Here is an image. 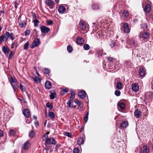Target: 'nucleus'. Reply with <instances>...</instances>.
<instances>
[{
    "mask_svg": "<svg viewBox=\"0 0 153 153\" xmlns=\"http://www.w3.org/2000/svg\"><path fill=\"white\" fill-rule=\"evenodd\" d=\"M45 86H51V83L48 81H46L45 83Z\"/></svg>",
    "mask_w": 153,
    "mask_h": 153,
    "instance_id": "obj_40",
    "label": "nucleus"
},
{
    "mask_svg": "<svg viewBox=\"0 0 153 153\" xmlns=\"http://www.w3.org/2000/svg\"><path fill=\"white\" fill-rule=\"evenodd\" d=\"M88 119V117L85 116L84 118V120L85 123L87 122Z\"/></svg>",
    "mask_w": 153,
    "mask_h": 153,
    "instance_id": "obj_59",
    "label": "nucleus"
},
{
    "mask_svg": "<svg viewBox=\"0 0 153 153\" xmlns=\"http://www.w3.org/2000/svg\"><path fill=\"white\" fill-rule=\"evenodd\" d=\"M10 36V33L8 32H6V33L1 36L3 39V41L4 42L6 41L8 39Z\"/></svg>",
    "mask_w": 153,
    "mask_h": 153,
    "instance_id": "obj_9",
    "label": "nucleus"
},
{
    "mask_svg": "<svg viewBox=\"0 0 153 153\" xmlns=\"http://www.w3.org/2000/svg\"><path fill=\"white\" fill-rule=\"evenodd\" d=\"M23 113L24 116L27 118H29L30 115V111L26 109H24L23 111Z\"/></svg>",
    "mask_w": 153,
    "mask_h": 153,
    "instance_id": "obj_12",
    "label": "nucleus"
},
{
    "mask_svg": "<svg viewBox=\"0 0 153 153\" xmlns=\"http://www.w3.org/2000/svg\"><path fill=\"white\" fill-rule=\"evenodd\" d=\"M139 74L140 76L144 77L146 75L145 70L143 68H141L139 69Z\"/></svg>",
    "mask_w": 153,
    "mask_h": 153,
    "instance_id": "obj_10",
    "label": "nucleus"
},
{
    "mask_svg": "<svg viewBox=\"0 0 153 153\" xmlns=\"http://www.w3.org/2000/svg\"><path fill=\"white\" fill-rule=\"evenodd\" d=\"M67 50L69 53H71L73 51L72 48L70 45H68L67 47Z\"/></svg>",
    "mask_w": 153,
    "mask_h": 153,
    "instance_id": "obj_37",
    "label": "nucleus"
},
{
    "mask_svg": "<svg viewBox=\"0 0 153 153\" xmlns=\"http://www.w3.org/2000/svg\"><path fill=\"white\" fill-rule=\"evenodd\" d=\"M20 88L21 90L23 91H25L26 88L25 87H19Z\"/></svg>",
    "mask_w": 153,
    "mask_h": 153,
    "instance_id": "obj_56",
    "label": "nucleus"
},
{
    "mask_svg": "<svg viewBox=\"0 0 153 153\" xmlns=\"http://www.w3.org/2000/svg\"><path fill=\"white\" fill-rule=\"evenodd\" d=\"M110 45L112 47H114L116 45V43L114 42H111Z\"/></svg>",
    "mask_w": 153,
    "mask_h": 153,
    "instance_id": "obj_55",
    "label": "nucleus"
},
{
    "mask_svg": "<svg viewBox=\"0 0 153 153\" xmlns=\"http://www.w3.org/2000/svg\"><path fill=\"white\" fill-rule=\"evenodd\" d=\"M151 6L149 4H147L144 9V11L146 13H149L151 10Z\"/></svg>",
    "mask_w": 153,
    "mask_h": 153,
    "instance_id": "obj_16",
    "label": "nucleus"
},
{
    "mask_svg": "<svg viewBox=\"0 0 153 153\" xmlns=\"http://www.w3.org/2000/svg\"><path fill=\"white\" fill-rule=\"evenodd\" d=\"M150 150L149 146H144L141 149V153H149Z\"/></svg>",
    "mask_w": 153,
    "mask_h": 153,
    "instance_id": "obj_7",
    "label": "nucleus"
},
{
    "mask_svg": "<svg viewBox=\"0 0 153 153\" xmlns=\"http://www.w3.org/2000/svg\"><path fill=\"white\" fill-rule=\"evenodd\" d=\"M32 15L33 19L34 20L35 19H36L37 16H36V14L35 13L32 12Z\"/></svg>",
    "mask_w": 153,
    "mask_h": 153,
    "instance_id": "obj_51",
    "label": "nucleus"
},
{
    "mask_svg": "<svg viewBox=\"0 0 153 153\" xmlns=\"http://www.w3.org/2000/svg\"><path fill=\"white\" fill-rule=\"evenodd\" d=\"M83 48L85 50H88L90 48L89 46L87 44H85L83 46Z\"/></svg>",
    "mask_w": 153,
    "mask_h": 153,
    "instance_id": "obj_38",
    "label": "nucleus"
},
{
    "mask_svg": "<svg viewBox=\"0 0 153 153\" xmlns=\"http://www.w3.org/2000/svg\"><path fill=\"white\" fill-rule=\"evenodd\" d=\"M48 137V136L46 134H44L42 137V139L43 140H46Z\"/></svg>",
    "mask_w": 153,
    "mask_h": 153,
    "instance_id": "obj_53",
    "label": "nucleus"
},
{
    "mask_svg": "<svg viewBox=\"0 0 153 153\" xmlns=\"http://www.w3.org/2000/svg\"><path fill=\"white\" fill-rule=\"evenodd\" d=\"M74 102L75 103L78 105V107L80 108H82L83 107V103L79 100L77 99H75Z\"/></svg>",
    "mask_w": 153,
    "mask_h": 153,
    "instance_id": "obj_14",
    "label": "nucleus"
},
{
    "mask_svg": "<svg viewBox=\"0 0 153 153\" xmlns=\"http://www.w3.org/2000/svg\"><path fill=\"white\" fill-rule=\"evenodd\" d=\"M73 103V101L72 100H69L67 103L68 105L67 107L68 108H70L71 107V104Z\"/></svg>",
    "mask_w": 153,
    "mask_h": 153,
    "instance_id": "obj_36",
    "label": "nucleus"
},
{
    "mask_svg": "<svg viewBox=\"0 0 153 153\" xmlns=\"http://www.w3.org/2000/svg\"><path fill=\"white\" fill-rule=\"evenodd\" d=\"M33 22L34 23V26L35 27L37 26L39 23V21L36 19L33 20Z\"/></svg>",
    "mask_w": 153,
    "mask_h": 153,
    "instance_id": "obj_28",
    "label": "nucleus"
},
{
    "mask_svg": "<svg viewBox=\"0 0 153 153\" xmlns=\"http://www.w3.org/2000/svg\"><path fill=\"white\" fill-rule=\"evenodd\" d=\"M46 106L47 107L49 108L50 109H51L53 108V105L51 104L49 105L48 103H47L46 104Z\"/></svg>",
    "mask_w": 153,
    "mask_h": 153,
    "instance_id": "obj_54",
    "label": "nucleus"
},
{
    "mask_svg": "<svg viewBox=\"0 0 153 153\" xmlns=\"http://www.w3.org/2000/svg\"><path fill=\"white\" fill-rule=\"evenodd\" d=\"M10 39L11 40H13L14 39V36L13 34V33H11L10 34Z\"/></svg>",
    "mask_w": 153,
    "mask_h": 153,
    "instance_id": "obj_45",
    "label": "nucleus"
},
{
    "mask_svg": "<svg viewBox=\"0 0 153 153\" xmlns=\"http://www.w3.org/2000/svg\"><path fill=\"white\" fill-rule=\"evenodd\" d=\"M92 9L96 10L99 8V6L98 4H94L92 5Z\"/></svg>",
    "mask_w": 153,
    "mask_h": 153,
    "instance_id": "obj_29",
    "label": "nucleus"
},
{
    "mask_svg": "<svg viewBox=\"0 0 153 153\" xmlns=\"http://www.w3.org/2000/svg\"><path fill=\"white\" fill-rule=\"evenodd\" d=\"M2 50L6 55H7L10 51V50L7 46H5L2 48Z\"/></svg>",
    "mask_w": 153,
    "mask_h": 153,
    "instance_id": "obj_11",
    "label": "nucleus"
},
{
    "mask_svg": "<svg viewBox=\"0 0 153 153\" xmlns=\"http://www.w3.org/2000/svg\"><path fill=\"white\" fill-rule=\"evenodd\" d=\"M51 94L50 95V99H53L54 98L56 97V94L54 91H51Z\"/></svg>",
    "mask_w": 153,
    "mask_h": 153,
    "instance_id": "obj_21",
    "label": "nucleus"
},
{
    "mask_svg": "<svg viewBox=\"0 0 153 153\" xmlns=\"http://www.w3.org/2000/svg\"><path fill=\"white\" fill-rule=\"evenodd\" d=\"M150 34L147 32H145L142 35V37L144 39H147L149 36Z\"/></svg>",
    "mask_w": 153,
    "mask_h": 153,
    "instance_id": "obj_20",
    "label": "nucleus"
},
{
    "mask_svg": "<svg viewBox=\"0 0 153 153\" xmlns=\"http://www.w3.org/2000/svg\"><path fill=\"white\" fill-rule=\"evenodd\" d=\"M29 43L28 42H27L24 45V49L25 50H27L28 48Z\"/></svg>",
    "mask_w": 153,
    "mask_h": 153,
    "instance_id": "obj_30",
    "label": "nucleus"
},
{
    "mask_svg": "<svg viewBox=\"0 0 153 153\" xmlns=\"http://www.w3.org/2000/svg\"><path fill=\"white\" fill-rule=\"evenodd\" d=\"M114 59L112 57H108V60L110 62H112L113 61Z\"/></svg>",
    "mask_w": 153,
    "mask_h": 153,
    "instance_id": "obj_58",
    "label": "nucleus"
},
{
    "mask_svg": "<svg viewBox=\"0 0 153 153\" xmlns=\"http://www.w3.org/2000/svg\"><path fill=\"white\" fill-rule=\"evenodd\" d=\"M141 114V112L138 109L136 110L134 112V116L137 118H139L140 117Z\"/></svg>",
    "mask_w": 153,
    "mask_h": 153,
    "instance_id": "obj_13",
    "label": "nucleus"
},
{
    "mask_svg": "<svg viewBox=\"0 0 153 153\" xmlns=\"http://www.w3.org/2000/svg\"><path fill=\"white\" fill-rule=\"evenodd\" d=\"M86 93L83 91H80L78 93V97L82 99L86 97Z\"/></svg>",
    "mask_w": 153,
    "mask_h": 153,
    "instance_id": "obj_8",
    "label": "nucleus"
},
{
    "mask_svg": "<svg viewBox=\"0 0 153 153\" xmlns=\"http://www.w3.org/2000/svg\"><path fill=\"white\" fill-rule=\"evenodd\" d=\"M4 135V132L0 130V137H2Z\"/></svg>",
    "mask_w": 153,
    "mask_h": 153,
    "instance_id": "obj_57",
    "label": "nucleus"
},
{
    "mask_svg": "<svg viewBox=\"0 0 153 153\" xmlns=\"http://www.w3.org/2000/svg\"><path fill=\"white\" fill-rule=\"evenodd\" d=\"M86 28V24L85 22L83 20H81L79 22V28H80L82 30H85Z\"/></svg>",
    "mask_w": 153,
    "mask_h": 153,
    "instance_id": "obj_2",
    "label": "nucleus"
},
{
    "mask_svg": "<svg viewBox=\"0 0 153 153\" xmlns=\"http://www.w3.org/2000/svg\"><path fill=\"white\" fill-rule=\"evenodd\" d=\"M128 122L127 121H125V128L128 126Z\"/></svg>",
    "mask_w": 153,
    "mask_h": 153,
    "instance_id": "obj_61",
    "label": "nucleus"
},
{
    "mask_svg": "<svg viewBox=\"0 0 153 153\" xmlns=\"http://www.w3.org/2000/svg\"><path fill=\"white\" fill-rule=\"evenodd\" d=\"M48 116L49 117L51 118H53L55 117L54 113L52 112H48Z\"/></svg>",
    "mask_w": 153,
    "mask_h": 153,
    "instance_id": "obj_33",
    "label": "nucleus"
},
{
    "mask_svg": "<svg viewBox=\"0 0 153 153\" xmlns=\"http://www.w3.org/2000/svg\"><path fill=\"white\" fill-rule=\"evenodd\" d=\"M96 36L97 38H99L100 39H103L102 32L101 31L97 32L96 34Z\"/></svg>",
    "mask_w": 153,
    "mask_h": 153,
    "instance_id": "obj_23",
    "label": "nucleus"
},
{
    "mask_svg": "<svg viewBox=\"0 0 153 153\" xmlns=\"http://www.w3.org/2000/svg\"><path fill=\"white\" fill-rule=\"evenodd\" d=\"M2 41H3V39L1 36H0V44L1 43Z\"/></svg>",
    "mask_w": 153,
    "mask_h": 153,
    "instance_id": "obj_62",
    "label": "nucleus"
},
{
    "mask_svg": "<svg viewBox=\"0 0 153 153\" xmlns=\"http://www.w3.org/2000/svg\"><path fill=\"white\" fill-rule=\"evenodd\" d=\"M15 133V131L13 129H10L9 131V134L10 136H13Z\"/></svg>",
    "mask_w": 153,
    "mask_h": 153,
    "instance_id": "obj_31",
    "label": "nucleus"
},
{
    "mask_svg": "<svg viewBox=\"0 0 153 153\" xmlns=\"http://www.w3.org/2000/svg\"><path fill=\"white\" fill-rule=\"evenodd\" d=\"M120 91H119L116 90L115 91V94L116 96H120Z\"/></svg>",
    "mask_w": 153,
    "mask_h": 153,
    "instance_id": "obj_47",
    "label": "nucleus"
},
{
    "mask_svg": "<svg viewBox=\"0 0 153 153\" xmlns=\"http://www.w3.org/2000/svg\"><path fill=\"white\" fill-rule=\"evenodd\" d=\"M40 30L42 33H47L50 31V29L45 26H42L40 27Z\"/></svg>",
    "mask_w": 153,
    "mask_h": 153,
    "instance_id": "obj_5",
    "label": "nucleus"
},
{
    "mask_svg": "<svg viewBox=\"0 0 153 153\" xmlns=\"http://www.w3.org/2000/svg\"><path fill=\"white\" fill-rule=\"evenodd\" d=\"M122 84L120 82H118L117 83L116 86H122Z\"/></svg>",
    "mask_w": 153,
    "mask_h": 153,
    "instance_id": "obj_60",
    "label": "nucleus"
},
{
    "mask_svg": "<svg viewBox=\"0 0 153 153\" xmlns=\"http://www.w3.org/2000/svg\"><path fill=\"white\" fill-rule=\"evenodd\" d=\"M9 81L11 83L12 85L13 86L14 85L13 84H15L16 83V80L15 78L13 77H11L9 78Z\"/></svg>",
    "mask_w": 153,
    "mask_h": 153,
    "instance_id": "obj_22",
    "label": "nucleus"
},
{
    "mask_svg": "<svg viewBox=\"0 0 153 153\" xmlns=\"http://www.w3.org/2000/svg\"><path fill=\"white\" fill-rule=\"evenodd\" d=\"M118 107L120 108L121 110L124 109V104L121 102H119L118 104Z\"/></svg>",
    "mask_w": 153,
    "mask_h": 153,
    "instance_id": "obj_26",
    "label": "nucleus"
},
{
    "mask_svg": "<svg viewBox=\"0 0 153 153\" xmlns=\"http://www.w3.org/2000/svg\"><path fill=\"white\" fill-rule=\"evenodd\" d=\"M47 5L50 7L51 9H52L54 5V2L51 0H47L45 1Z\"/></svg>",
    "mask_w": 153,
    "mask_h": 153,
    "instance_id": "obj_4",
    "label": "nucleus"
},
{
    "mask_svg": "<svg viewBox=\"0 0 153 153\" xmlns=\"http://www.w3.org/2000/svg\"><path fill=\"white\" fill-rule=\"evenodd\" d=\"M128 43L132 45H134L135 43V41L133 39L131 40L130 41L128 42Z\"/></svg>",
    "mask_w": 153,
    "mask_h": 153,
    "instance_id": "obj_46",
    "label": "nucleus"
},
{
    "mask_svg": "<svg viewBox=\"0 0 153 153\" xmlns=\"http://www.w3.org/2000/svg\"><path fill=\"white\" fill-rule=\"evenodd\" d=\"M30 142L29 140H27L23 145V146L22 148V149L25 150H28L30 146Z\"/></svg>",
    "mask_w": 153,
    "mask_h": 153,
    "instance_id": "obj_3",
    "label": "nucleus"
},
{
    "mask_svg": "<svg viewBox=\"0 0 153 153\" xmlns=\"http://www.w3.org/2000/svg\"><path fill=\"white\" fill-rule=\"evenodd\" d=\"M35 125L36 126H39V122L38 121H36L35 123Z\"/></svg>",
    "mask_w": 153,
    "mask_h": 153,
    "instance_id": "obj_64",
    "label": "nucleus"
},
{
    "mask_svg": "<svg viewBox=\"0 0 153 153\" xmlns=\"http://www.w3.org/2000/svg\"><path fill=\"white\" fill-rule=\"evenodd\" d=\"M40 40L39 39L36 38L35 39L32 44L30 45L31 48H33L35 47H37L39 44Z\"/></svg>",
    "mask_w": 153,
    "mask_h": 153,
    "instance_id": "obj_1",
    "label": "nucleus"
},
{
    "mask_svg": "<svg viewBox=\"0 0 153 153\" xmlns=\"http://www.w3.org/2000/svg\"><path fill=\"white\" fill-rule=\"evenodd\" d=\"M68 92V88H66L65 89H62V92H61L60 94L61 95H63L64 93H67Z\"/></svg>",
    "mask_w": 153,
    "mask_h": 153,
    "instance_id": "obj_34",
    "label": "nucleus"
},
{
    "mask_svg": "<svg viewBox=\"0 0 153 153\" xmlns=\"http://www.w3.org/2000/svg\"><path fill=\"white\" fill-rule=\"evenodd\" d=\"M15 53V52L13 51H11L9 57V59H11L12 56L14 55Z\"/></svg>",
    "mask_w": 153,
    "mask_h": 153,
    "instance_id": "obj_41",
    "label": "nucleus"
},
{
    "mask_svg": "<svg viewBox=\"0 0 153 153\" xmlns=\"http://www.w3.org/2000/svg\"><path fill=\"white\" fill-rule=\"evenodd\" d=\"M84 140L83 138L81 137L79 138L77 141V143L80 145L81 144H83V143Z\"/></svg>",
    "mask_w": 153,
    "mask_h": 153,
    "instance_id": "obj_27",
    "label": "nucleus"
},
{
    "mask_svg": "<svg viewBox=\"0 0 153 153\" xmlns=\"http://www.w3.org/2000/svg\"><path fill=\"white\" fill-rule=\"evenodd\" d=\"M76 41L77 43L80 45L83 44L84 42L83 39L80 37L77 38Z\"/></svg>",
    "mask_w": 153,
    "mask_h": 153,
    "instance_id": "obj_15",
    "label": "nucleus"
},
{
    "mask_svg": "<svg viewBox=\"0 0 153 153\" xmlns=\"http://www.w3.org/2000/svg\"><path fill=\"white\" fill-rule=\"evenodd\" d=\"M50 72V70L47 68H45L44 73L46 74H48Z\"/></svg>",
    "mask_w": 153,
    "mask_h": 153,
    "instance_id": "obj_42",
    "label": "nucleus"
},
{
    "mask_svg": "<svg viewBox=\"0 0 153 153\" xmlns=\"http://www.w3.org/2000/svg\"><path fill=\"white\" fill-rule=\"evenodd\" d=\"M130 30L131 28L129 27L128 24L125 23V33H129Z\"/></svg>",
    "mask_w": 153,
    "mask_h": 153,
    "instance_id": "obj_18",
    "label": "nucleus"
},
{
    "mask_svg": "<svg viewBox=\"0 0 153 153\" xmlns=\"http://www.w3.org/2000/svg\"><path fill=\"white\" fill-rule=\"evenodd\" d=\"M75 96V93L73 90H71V96L70 98L72 100H73Z\"/></svg>",
    "mask_w": 153,
    "mask_h": 153,
    "instance_id": "obj_25",
    "label": "nucleus"
},
{
    "mask_svg": "<svg viewBox=\"0 0 153 153\" xmlns=\"http://www.w3.org/2000/svg\"><path fill=\"white\" fill-rule=\"evenodd\" d=\"M139 87H131L132 89L134 92H137L139 91Z\"/></svg>",
    "mask_w": 153,
    "mask_h": 153,
    "instance_id": "obj_35",
    "label": "nucleus"
},
{
    "mask_svg": "<svg viewBox=\"0 0 153 153\" xmlns=\"http://www.w3.org/2000/svg\"><path fill=\"white\" fill-rule=\"evenodd\" d=\"M142 25L144 30H148V25L146 23L143 24Z\"/></svg>",
    "mask_w": 153,
    "mask_h": 153,
    "instance_id": "obj_32",
    "label": "nucleus"
},
{
    "mask_svg": "<svg viewBox=\"0 0 153 153\" xmlns=\"http://www.w3.org/2000/svg\"><path fill=\"white\" fill-rule=\"evenodd\" d=\"M64 134L65 136H67L68 137H71V134L70 133L65 132L64 133Z\"/></svg>",
    "mask_w": 153,
    "mask_h": 153,
    "instance_id": "obj_49",
    "label": "nucleus"
},
{
    "mask_svg": "<svg viewBox=\"0 0 153 153\" xmlns=\"http://www.w3.org/2000/svg\"><path fill=\"white\" fill-rule=\"evenodd\" d=\"M145 95L146 97H149L151 99H153V92H147L146 93Z\"/></svg>",
    "mask_w": 153,
    "mask_h": 153,
    "instance_id": "obj_17",
    "label": "nucleus"
},
{
    "mask_svg": "<svg viewBox=\"0 0 153 153\" xmlns=\"http://www.w3.org/2000/svg\"><path fill=\"white\" fill-rule=\"evenodd\" d=\"M29 137L31 138H33L35 135V133L34 131H31L30 133Z\"/></svg>",
    "mask_w": 153,
    "mask_h": 153,
    "instance_id": "obj_43",
    "label": "nucleus"
},
{
    "mask_svg": "<svg viewBox=\"0 0 153 153\" xmlns=\"http://www.w3.org/2000/svg\"><path fill=\"white\" fill-rule=\"evenodd\" d=\"M129 15V12L127 10H125V17H127Z\"/></svg>",
    "mask_w": 153,
    "mask_h": 153,
    "instance_id": "obj_52",
    "label": "nucleus"
},
{
    "mask_svg": "<svg viewBox=\"0 0 153 153\" xmlns=\"http://www.w3.org/2000/svg\"><path fill=\"white\" fill-rule=\"evenodd\" d=\"M121 29L122 31H124V23L123 24V27L122 28H121Z\"/></svg>",
    "mask_w": 153,
    "mask_h": 153,
    "instance_id": "obj_63",
    "label": "nucleus"
},
{
    "mask_svg": "<svg viewBox=\"0 0 153 153\" xmlns=\"http://www.w3.org/2000/svg\"><path fill=\"white\" fill-rule=\"evenodd\" d=\"M45 143L47 144H55L56 143L54 139L51 137V138H47L45 141Z\"/></svg>",
    "mask_w": 153,
    "mask_h": 153,
    "instance_id": "obj_6",
    "label": "nucleus"
},
{
    "mask_svg": "<svg viewBox=\"0 0 153 153\" xmlns=\"http://www.w3.org/2000/svg\"><path fill=\"white\" fill-rule=\"evenodd\" d=\"M79 151L78 149H74L73 150V153H79Z\"/></svg>",
    "mask_w": 153,
    "mask_h": 153,
    "instance_id": "obj_48",
    "label": "nucleus"
},
{
    "mask_svg": "<svg viewBox=\"0 0 153 153\" xmlns=\"http://www.w3.org/2000/svg\"><path fill=\"white\" fill-rule=\"evenodd\" d=\"M58 10L60 13H63L65 11L66 9L63 6H60L58 8Z\"/></svg>",
    "mask_w": 153,
    "mask_h": 153,
    "instance_id": "obj_19",
    "label": "nucleus"
},
{
    "mask_svg": "<svg viewBox=\"0 0 153 153\" xmlns=\"http://www.w3.org/2000/svg\"><path fill=\"white\" fill-rule=\"evenodd\" d=\"M30 31V30H26L24 33V34L25 36H27L29 35Z\"/></svg>",
    "mask_w": 153,
    "mask_h": 153,
    "instance_id": "obj_44",
    "label": "nucleus"
},
{
    "mask_svg": "<svg viewBox=\"0 0 153 153\" xmlns=\"http://www.w3.org/2000/svg\"><path fill=\"white\" fill-rule=\"evenodd\" d=\"M33 79L35 82L36 83L40 82L41 81L40 79L39 78H33Z\"/></svg>",
    "mask_w": 153,
    "mask_h": 153,
    "instance_id": "obj_39",
    "label": "nucleus"
},
{
    "mask_svg": "<svg viewBox=\"0 0 153 153\" xmlns=\"http://www.w3.org/2000/svg\"><path fill=\"white\" fill-rule=\"evenodd\" d=\"M19 25L20 27L22 28L25 27L26 25V22L25 21L20 22L19 23Z\"/></svg>",
    "mask_w": 153,
    "mask_h": 153,
    "instance_id": "obj_24",
    "label": "nucleus"
},
{
    "mask_svg": "<svg viewBox=\"0 0 153 153\" xmlns=\"http://www.w3.org/2000/svg\"><path fill=\"white\" fill-rule=\"evenodd\" d=\"M53 22L51 20H48L47 21V23L48 25H52L53 24Z\"/></svg>",
    "mask_w": 153,
    "mask_h": 153,
    "instance_id": "obj_50",
    "label": "nucleus"
}]
</instances>
